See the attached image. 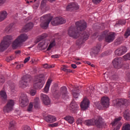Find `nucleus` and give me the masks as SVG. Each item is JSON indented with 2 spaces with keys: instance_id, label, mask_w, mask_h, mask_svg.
I'll return each mask as SVG.
<instances>
[{
  "instance_id": "obj_1",
  "label": "nucleus",
  "mask_w": 130,
  "mask_h": 130,
  "mask_svg": "<svg viewBox=\"0 0 130 130\" xmlns=\"http://www.w3.org/2000/svg\"><path fill=\"white\" fill-rule=\"evenodd\" d=\"M75 26H71L68 30V35L72 38H78L79 36L83 40H88L90 34L88 31H84L82 34L81 31H84L87 28V23L84 20H80L76 22Z\"/></svg>"
},
{
  "instance_id": "obj_2",
  "label": "nucleus",
  "mask_w": 130,
  "mask_h": 130,
  "mask_svg": "<svg viewBox=\"0 0 130 130\" xmlns=\"http://www.w3.org/2000/svg\"><path fill=\"white\" fill-rule=\"evenodd\" d=\"M84 124L87 126L96 125L98 127H102L103 125V119L99 116H95L91 119H88L84 122Z\"/></svg>"
},
{
  "instance_id": "obj_3",
  "label": "nucleus",
  "mask_w": 130,
  "mask_h": 130,
  "mask_svg": "<svg viewBox=\"0 0 130 130\" xmlns=\"http://www.w3.org/2000/svg\"><path fill=\"white\" fill-rule=\"evenodd\" d=\"M28 39V36L26 34H21L12 43L13 49H16L18 47H21L23 45V42H25Z\"/></svg>"
},
{
  "instance_id": "obj_4",
  "label": "nucleus",
  "mask_w": 130,
  "mask_h": 130,
  "mask_svg": "<svg viewBox=\"0 0 130 130\" xmlns=\"http://www.w3.org/2000/svg\"><path fill=\"white\" fill-rule=\"evenodd\" d=\"M45 84V76L42 74L35 77L34 88L35 89H42Z\"/></svg>"
},
{
  "instance_id": "obj_5",
  "label": "nucleus",
  "mask_w": 130,
  "mask_h": 130,
  "mask_svg": "<svg viewBox=\"0 0 130 130\" xmlns=\"http://www.w3.org/2000/svg\"><path fill=\"white\" fill-rule=\"evenodd\" d=\"M53 17L50 14H46L42 16L40 18V25L43 29H47L49 25V23Z\"/></svg>"
},
{
  "instance_id": "obj_6",
  "label": "nucleus",
  "mask_w": 130,
  "mask_h": 130,
  "mask_svg": "<svg viewBox=\"0 0 130 130\" xmlns=\"http://www.w3.org/2000/svg\"><path fill=\"white\" fill-rule=\"evenodd\" d=\"M12 39H13V36L11 35H7L4 38L3 40L0 44L1 51H5L9 47V45H10L11 42L10 40H12Z\"/></svg>"
},
{
  "instance_id": "obj_7",
  "label": "nucleus",
  "mask_w": 130,
  "mask_h": 130,
  "mask_svg": "<svg viewBox=\"0 0 130 130\" xmlns=\"http://www.w3.org/2000/svg\"><path fill=\"white\" fill-rule=\"evenodd\" d=\"M54 95L57 97H62L63 99H68L69 93H68V88L66 86H62L60 88L59 91L55 90L53 92Z\"/></svg>"
},
{
  "instance_id": "obj_8",
  "label": "nucleus",
  "mask_w": 130,
  "mask_h": 130,
  "mask_svg": "<svg viewBox=\"0 0 130 130\" xmlns=\"http://www.w3.org/2000/svg\"><path fill=\"white\" fill-rule=\"evenodd\" d=\"M95 106L100 110L102 109L103 107L107 108L109 107V98L107 96H104L102 98L101 102H97L95 103Z\"/></svg>"
},
{
  "instance_id": "obj_9",
  "label": "nucleus",
  "mask_w": 130,
  "mask_h": 130,
  "mask_svg": "<svg viewBox=\"0 0 130 130\" xmlns=\"http://www.w3.org/2000/svg\"><path fill=\"white\" fill-rule=\"evenodd\" d=\"M108 30L104 31L102 34V37H105L106 42L110 43L115 39V34L114 32H110L108 34Z\"/></svg>"
},
{
  "instance_id": "obj_10",
  "label": "nucleus",
  "mask_w": 130,
  "mask_h": 130,
  "mask_svg": "<svg viewBox=\"0 0 130 130\" xmlns=\"http://www.w3.org/2000/svg\"><path fill=\"white\" fill-rule=\"evenodd\" d=\"M31 76L29 75H26L23 76L22 80L19 81V86L21 88H26L29 86V83L31 81Z\"/></svg>"
},
{
  "instance_id": "obj_11",
  "label": "nucleus",
  "mask_w": 130,
  "mask_h": 130,
  "mask_svg": "<svg viewBox=\"0 0 130 130\" xmlns=\"http://www.w3.org/2000/svg\"><path fill=\"white\" fill-rule=\"evenodd\" d=\"M20 102L21 107H25L29 104V99H28V96H27L26 93H21L20 98Z\"/></svg>"
},
{
  "instance_id": "obj_12",
  "label": "nucleus",
  "mask_w": 130,
  "mask_h": 130,
  "mask_svg": "<svg viewBox=\"0 0 130 130\" xmlns=\"http://www.w3.org/2000/svg\"><path fill=\"white\" fill-rule=\"evenodd\" d=\"M14 101L10 100H9L7 105H6L3 109V111L5 113H9L13 110V107L14 106Z\"/></svg>"
},
{
  "instance_id": "obj_13",
  "label": "nucleus",
  "mask_w": 130,
  "mask_h": 130,
  "mask_svg": "<svg viewBox=\"0 0 130 130\" xmlns=\"http://www.w3.org/2000/svg\"><path fill=\"white\" fill-rule=\"evenodd\" d=\"M122 117L120 116L118 118L115 119L114 121L111 123L112 126L114 127V130H118L120 128L122 123L120 122V120H121Z\"/></svg>"
},
{
  "instance_id": "obj_14",
  "label": "nucleus",
  "mask_w": 130,
  "mask_h": 130,
  "mask_svg": "<svg viewBox=\"0 0 130 130\" xmlns=\"http://www.w3.org/2000/svg\"><path fill=\"white\" fill-rule=\"evenodd\" d=\"M66 21V19L62 17H55L53 19L51 22V23L53 26H57L59 24H64Z\"/></svg>"
},
{
  "instance_id": "obj_15",
  "label": "nucleus",
  "mask_w": 130,
  "mask_h": 130,
  "mask_svg": "<svg viewBox=\"0 0 130 130\" xmlns=\"http://www.w3.org/2000/svg\"><path fill=\"white\" fill-rule=\"evenodd\" d=\"M113 66L115 69H121L122 67V58H115L112 61Z\"/></svg>"
},
{
  "instance_id": "obj_16",
  "label": "nucleus",
  "mask_w": 130,
  "mask_h": 130,
  "mask_svg": "<svg viewBox=\"0 0 130 130\" xmlns=\"http://www.w3.org/2000/svg\"><path fill=\"white\" fill-rule=\"evenodd\" d=\"M101 49V45L98 44L94 47L90 52V55L91 57H95L99 52H100V49Z\"/></svg>"
},
{
  "instance_id": "obj_17",
  "label": "nucleus",
  "mask_w": 130,
  "mask_h": 130,
  "mask_svg": "<svg viewBox=\"0 0 130 130\" xmlns=\"http://www.w3.org/2000/svg\"><path fill=\"white\" fill-rule=\"evenodd\" d=\"M67 11L69 12H73V11H77L79 10V5L77 3H72L67 6L66 8Z\"/></svg>"
},
{
  "instance_id": "obj_18",
  "label": "nucleus",
  "mask_w": 130,
  "mask_h": 130,
  "mask_svg": "<svg viewBox=\"0 0 130 130\" xmlns=\"http://www.w3.org/2000/svg\"><path fill=\"white\" fill-rule=\"evenodd\" d=\"M126 51H127V49L126 48V47L125 46H123L116 50L115 51V53L116 55L120 56L124 54V53H125Z\"/></svg>"
},
{
  "instance_id": "obj_19",
  "label": "nucleus",
  "mask_w": 130,
  "mask_h": 130,
  "mask_svg": "<svg viewBox=\"0 0 130 130\" xmlns=\"http://www.w3.org/2000/svg\"><path fill=\"white\" fill-rule=\"evenodd\" d=\"M69 109L72 112V113H75L77 110L79 109V107H78V104L74 101H73L70 104L69 106Z\"/></svg>"
},
{
  "instance_id": "obj_20",
  "label": "nucleus",
  "mask_w": 130,
  "mask_h": 130,
  "mask_svg": "<svg viewBox=\"0 0 130 130\" xmlns=\"http://www.w3.org/2000/svg\"><path fill=\"white\" fill-rule=\"evenodd\" d=\"M127 102V100L123 99H117L116 100L113 101V103H114L115 105H116L117 106H121L122 105H125Z\"/></svg>"
},
{
  "instance_id": "obj_21",
  "label": "nucleus",
  "mask_w": 130,
  "mask_h": 130,
  "mask_svg": "<svg viewBox=\"0 0 130 130\" xmlns=\"http://www.w3.org/2000/svg\"><path fill=\"white\" fill-rule=\"evenodd\" d=\"M41 99L45 105H49L50 104V100L47 95L41 93Z\"/></svg>"
},
{
  "instance_id": "obj_22",
  "label": "nucleus",
  "mask_w": 130,
  "mask_h": 130,
  "mask_svg": "<svg viewBox=\"0 0 130 130\" xmlns=\"http://www.w3.org/2000/svg\"><path fill=\"white\" fill-rule=\"evenodd\" d=\"M80 107L82 110H86L89 107V101L86 99H84L80 104Z\"/></svg>"
},
{
  "instance_id": "obj_23",
  "label": "nucleus",
  "mask_w": 130,
  "mask_h": 130,
  "mask_svg": "<svg viewBox=\"0 0 130 130\" xmlns=\"http://www.w3.org/2000/svg\"><path fill=\"white\" fill-rule=\"evenodd\" d=\"M45 120L49 123H52V122L56 121V118L54 116L49 115L45 117Z\"/></svg>"
},
{
  "instance_id": "obj_24",
  "label": "nucleus",
  "mask_w": 130,
  "mask_h": 130,
  "mask_svg": "<svg viewBox=\"0 0 130 130\" xmlns=\"http://www.w3.org/2000/svg\"><path fill=\"white\" fill-rule=\"evenodd\" d=\"M104 77L107 82L109 80H114V75L113 74H110V73L106 72L104 74Z\"/></svg>"
},
{
  "instance_id": "obj_25",
  "label": "nucleus",
  "mask_w": 130,
  "mask_h": 130,
  "mask_svg": "<svg viewBox=\"0 0 130 130\" xmlns=\"http://www.w3.org/2000/svg\"><path fill=\"white\" fill-rule=\"evenodd\" d=\"M78 39L76 41V45L77 46H78V48H81L82 46L84 45V43H85V41L82 38L80 37L79 36L78 37Z\"/></svg>"
},
{
  "instance_id": "obj_26",
  "label": "nucleus",
  "mask_w": 130,
  "mask_h": 130,
  "mask_svg": "<svg viewBox=\"0 0 130 130\" xmlns=\"http://www.w3.org/2000/svg\"><path fill=\"white\" fill-rule=\"evenodd\" d=\"M52 82V80L51 79H48L47 80L46 85L44 88V92H45V93H48V91H49V88L50 87V85H51Z\"/></svg>"
},
{
  "instance_id": "obj_27",
  "label": "nucleus",
  "mask_w": 130,
  "mask_h": 130,
  "mask_svg": "<svg viewBox=\"0 0 130 130\" xmlns=\"http://www.w3.org/2000/svg\"><path fill=\"white\" fill-rule=\"evenodd\" d=\"M7 17H8V13L6 11H2L0 12V22L7 19Z\"/></svg>"
},
{
  "instance_id": "obj_28",
  "label": "nucleus",
  "mask_w": 130,
  "mask_h": 130,
  "mask_svg": "<svg viewBox=\"0 0 130 130\" xmlns=\"http://www.w3.org/2000/svg\"><path fill=\"white\" fill-rule=\"evenodd\" d=\"M15 27L14 23L10 24L9 26L5 28V32L6 33H11L13 31V28Z\"/></svg>"
},
{
  "instance_id": "obj_29",
  "label": "nucleus",
  "mask_w": 130,
  "mask_h": 130,
  "mask_svg": "<svg viewBox=\"0 0 130 130\" xmlns=\"http://www.w3.org/2000/svg\"><path fill=\"white\" fill-rule=\"evenodd\" d=\"M72 94L74 98H75L77 99V98H79V95H80V90H79V89L78 88L73 89Z\"/></svg>"
},
{
  "instance_id": "obj_30",
  "label": "nucleus",
  "mask_w": 130,
  "mask_h": 130,
  "mask_svg": "<svg viewBox=\"0 0 130 130\" xmlns=\"http://www.w3.org/2000/svg\"><path fill=\"white\" fill-rule=\"evenodd\" d=\"M65 120L68 121L69 123H70V124H72L75 122V119L74 118V117L71 116H67L64 117Z\"/></svg>"
},
{
  "instance_id": "obj_31",
  "label": "nucleus",
  "mask_w": 130,
  "mask_h": 130,
  "mask_svg": "<svg viewBox=\"0 0 130 130\" xmlns=\"http://www.w3.org/2000/svg\"><path fill=\"white\" fill-rule=\"evenodd\" d=\"M56 44V42H55V39H53L51 41L50 44L48 48L47 49V50H50V49H51L52 47H54V46H55Z\"/></svg>"
},
{
  "instance_id": "obj_32",
  "label": "nucleus",
  "mask_w": 130,
  "mask_h": 130,
  "mask_svg": "<svg viewBox=\"0 0 130 130\" xmlns=\"http://www.w3.org/2000/svg\"><path fill=\"white\" fill-rule=\"evenodd\" d=\"M123 117L126 120H130V115L128 110H125L123 113Z\"/></svg>"
},
{
  "instance_id": "obj_33",
  "label": "nucleus",
  "mask_w": 130,
  "mask_h": 130,
  "mask_svg": "<svg viewBox=\"0 0 130 130\" xmlns=\"http://www.w3.org/2000/svg\"><path fill=\"white\" fill-rule=\"evenodd\" d=\"M34 26V24L32 22H29L26 24V25L24 27V29L25 30V32L26 31H28V30H30V29H32Z\"/></svg>"
},
{
  "instance_id": "obj_34",
  "label": "nucleus",
  "mask_w": 130,
  "mask_h": 130,
  "mask_svg": "<svg viewBox=\"0 0 130 130\" xmlns=\"http://www.w3.org/2000/svg\"><path fill=\"white\" fill-rule=\"evenodd\" d=\"M9 129V130H15L16 129V126H15V121H12L10 122Z\"/></svg>"
},
{
  "instance_id": "obj_35",
  "label": "nucleus",
  "mask_w": 130,
  "mask_h": 130,
  "mask_svg": "<svg viewBox=\"0 0 130 130\" xmlns=\"http://www.w3.org/2000/svg\"><path fill=\"white\" fill-rule=\"evenodd\" d=\"M47 37V34H43L41 36H40L38 39H37V42H39L41 41L43 39H45Z\"/></svg>"
},
{
  "instance_id": "obj_36",
  "label": "nucleus",
  "mask_w": 130,
  "mask_h": 130,
  "mask_svg": "<svg viewBox=\"0 0 130 130\" xmlns=\"http://www.w3.org/2000/svg\"><path fill=\"white\" fill-rule=\"evenodd\" d=\"M34 105L35 108H38L39 107V98H36L35 99V101L34 102Z\"/></svg>"
},
{
  "instance_id": "obj_37",
  "label": "nucleus",
  "mask_w": 130,
  "mask_h": 130,
  "mask_svg": "<svg viewBox=\"0 0 130 130\" xmlns=\"http://www.w3.org/2000/svg\"><path fill=\"white\" fill-rule=\"evenodd\" d=\"M122 130H130V124L129 123H125L122 127Z\"/></svg>"
},
{
  "instance_id": "obj_38",
  "label": "nucleus",
  "mask_w": 130,
  "mask_h": 130,
  "mask_svg": "<svg viewBox=\"0 0 130 130\" xmlns=\"http://www.w3.org/2000/svg\"><path fill=\"white\" fill-rule=\"evenodd\" d=\"M117 85H118V83L116 82H110L109 83L110 88L112 89L113 88H116V87H117Z\"/></svg>"
},
{
  "instance_id": "obj_39",
  "label": "nucleus",
  "mask_w": 130,
  "mask_h": 130,
  "mask_svg": "<svg viewBox=\"0 0 130 130\" xmlns=\"http://www.w3.org/2000/svg\"><path fill=\"white\" fill-rule=\"evenodd\" d=\"M48 1L50 3H52V2H54L55 0H42L41 4V7H44Z\"/></svg>"
},
{
  "instance_id": "obj_40",
  "label": "nucleus",
  "mask_w": 130,
  "mask_h": 130,
  "mask_svg": "<svg viewBox=\"0 0 130 130\" xmlns=\"http://www.w3.org/2000/svg\"><path fill=\"white\" fill-rule=\"evenodd\" d=\"M16 56L15 55H12L10 56H8L6 58V61H8L9 62V61H11V60H13V59H15Z\"/></svg>"
},
{
  "instance_id": "obj_41",
  "label": "nucleus",
  "mask_w": 130,
  "mask_h": 130,
  "mask_svg": "<svg viewBox=\"0 0 130 130\" xmlns=\"http://www.w3.org/2000/svg\"><path fill=\"white\" fill-rule=\"evenodd\" d=\"M33 109V103H30L29 104L28 107L27 108V111L28 112H31Z\"/></svg>"
},
{
  "instance_id": "obj_42",
  "label": "nucleus",
  "mask_w": 130,
  "mask_h": 130,
  "mask_svg": "<svg viewBox=\"0 0 130 130\" xmlns=\"http://www.w3.org/2000/svg\"><path fill=\"white\" fill-rule=\"evenodd\" d=\"M124 60H130V53H128L123 56Z\"/></svg>"
},
{
  "instance_id": "obj_43",
  "label": "nucleus",
  "mask_w": 130,
  "mask_h": 130,
  "mask_svg": "<svg viewBox=\"0 0 130 130\" xmlns=\"http://www.w3.org/2000/svg\"><path fill=\"white\" fill-rule=\"evenodd\" d=\"M61 70L66 73H72V71L70 69H67V68L64 66L61 68Z\"/></svg>"
},
{
  "instance_id": "obj_44",
  "label": "nucleus",
  "mask_w": 130,
  "mask_h": 130,
  "mask_svg": "<svg viewBox=\"0 0 130 130\" xmlns=\"http://www.w3.org/2000/svg\"><path fill=\"white\" fill-rule=\"evenodd\" d=\"M126 23V21H125V20H120L118 21L117 23H116V25H125Z\"/></svg>"
},
{
  "instance_id": "obj_45",
  "label": "nucleus",
  "mask_w": 130,
  "mask_h": 130,
  "mask_svg": "<svg viewBox=\"0 0 130 130\" xmlns=\"http://www.w3.org/2000/svg\"><path fill=\"white\" fill-rule=\"evenodd\" d=\"M0 95L1 97L4 98V99H7V93H6V92L5 91L2 90L0 92Z\"/></svg>"
},
{
  "instance_id": "obj_46",
  "label": "nucleus",
  "mask_w": 130,
  "mask_h": 130,
  "mask_svg": "<svg viewBox=\"0 0 130 130\" xmlns=\"http://www.w3.org/2000/svg\"><path fill=\"white\" fill-rule=\"evenodd\" d=\"M130 35V29L129 28H127L124 34V37L125 38H127L128 36Z\"/></svg>"
},
{
  "instance_id": "obj_47",
  "label": "nucleus",
  "mask_w": 130,
  "mask_h": 130,
  "mask_svg": "<svg viewBox=\"0 0 130 130\" xmlns=\"http://www.w3.org/2000/svg\"><path fill=\"white\" fill-rule=\"evenodd\" d=\"M29 93L31 96H34L36 94V90L34 88H31L29 90Z\"/></svg>"
},
{
  "instance_id": "obj_48",
  "label": "nucleus",
  "mask_w": 130,
  "mask_h": 130,
  "mask_svg": "<svg viewBox=\"0 0 130 130\" xmlns=\"http://www.w3.org/2000/svg\"><path fill=\"white\" fill-rule=\"evenodd\" d=\"M49 126H51V127H56V126H58V122L50 124Z\"/></svg>"
},
{
  "instance_id": "obj_49",
  "label": "nucleus",
  "mask_w": 130,
  "mask_h": 130,
  "mask_svg": "<svg viewBox=\"0 0 130 130\" xmlns=\"http://www.w3.org/2000/svg\"><path fill=\"white\" fill-rule=\"evenodd\" d=\"M5 83V77L4 76H2L0 78V84L1 85H3Z\"/></svg>"
},
{
  "instance_id": "obj_50",
  "label": "nucleus",
  "mask_w": 130,
  "mask_h": 130,
  "mask_svg": "<svg viewBox=\"0 0 130 130\" xmlns=\"http://www.w3.org/2000/svg\"><path fill=\"white\" fill-rule=\"evenodd\" d=\"M39 45L41 46V47H43L44 45H45V41H42L40 43H39Z\"/></svg>"
},
{
  "instance_id": "obj_51",
  "label": "nucleus",
  "mask_w": 130,
  "mask_h": 130,
  "mask_svg": "<svg viewBox=\"0 0 130 130\" xmlns=\"http://www.w3.org/2000/svg\"><path fill=\"white\" fill-rule=\"evenodd\" d=\"M43 68H44L45 69H49L50 68H52V66H49L48 64L46 63L43 65Z\"/></svg>"
},
{
  "instance_id": "obj_52",
  "label": "nucleus",
  "mask_w": 130,
  "mask_h": 130,
  "mask_svg": "<svg viewBox=\"0 0 130 130\" xmlns=\"http://www.w3.org/2000/svg\"><path fill=\"white\" fill-rule=\"evenodd\" d=\"M92 2L95 5H97V4H99V3H101V2H102V0H92Z\"/></svg>"
},
{
  "instance_id": "obj_53",
  "label": "nucleus",
  "mask_w": 130,
  "mask_h": 130,
  "mask_svg": "<svg viewBox=\"0 0 130 130\" xmlns=\"http://www.w3.org/2000/svg\"><path fill=\"white\" fill-rule=\"evenodd\" d=\"M60 56V55L55 54L51 56L52 58H58Z\"/></svg>"
},
{
  "instance_id": "obj_54",
  "label": "nucleus",
  "mask_w": 130,
  "mask_h": 130,
  "mask_svg": "<svg viewBox=\"0 0 130 130\" xmlns=\"http://www.w3.org/2000/svg\"><path fill=\"white\" fill-rule=\"evenodd\" d=\"M29 60H30V56H28V57L25 58V59L24 60V63H26V62H28V61H29Z\"/></svg>"
},
{
  "instance_id": "obj_55",
  "label": "nucleus",
  "mask_w": 130,
  "mask_h": 130,
  "mask_svg": "<svg viewBox=\"0 0 130 130\" xmlns=\"http://www.w3.org/2000/svg\"><path fill=\"white\" fill-rule=\"evenodd\" d=\"M6 2H7V0H0V7L3 6V5L6 3Z\"/></svg>"
},
{
  "instance_id": "obj_56",
  "label": "nucleus",
  "mask_w": 130,
  "mask_h": 130,
  "mask_svg": "<svg viewBox=\"0 0 130 130\" xmlns=\"http://www.w3.org/2000/svg\"><path fill=\"white\" fill-rule=\"evenodd\" d=\"M123 68H124L125 69H129V64H128V63H125V64H124L123 65Z\"/></svg>"
},
{
  "instance_id": "obj_57",
  "label": "nucleus",
  "mask_w": 130,
  "mask_h": 130,
  "mask_svg": "<svg viewBox=\"0 0 130 130\" xmlns=\"http://www.w3.org/2000/svg\"><path fill=\"white\" fill-rule=\"evenodd\" d=\"M23 130H31V128L29 126H25Z\"/></svg>"
},
{
  "instance_id": "obj_58",
  "label": "nucleus",
  "mask_w": 130,
  "mask_h": 130,
  "mask_svg": "<svg viewBox=\"0 0 130 130\" xmlns=\"http://www.w3.org/2000/svg\"><path fill=\"white\" fill-rule=\"evenodd\" d=\"M23 67H24V64H19L17 66V69H21V68H23Z\"/></svg>"
},
{
  "instance_id": "obj_59",
  "label": "nucleus",
  "mask_w": 130,
  "mask_h": 130,
  "mask_svg": "<svg viewBox=\"0 0 130 130\" xmlns=\"http://www.w3.org/2000/svg\"><path fill=\"white\" fill-rule=\"evenodd\" d=\"M71 67L73 69H77V65L76 64H72Z\"/></svg>"
},
{
  "instance_id": "obj_60",
  "label": "nucleus",
  "mask_w": 130,
  "mask_h": 130,
  "mask_svg": "<svg viewBox=\"0 0 130 130\" xmlns=\"http://www.w3.org/2000/svg\"><path fill=\"white\" fill-rule=\"evenodd\" d=\"M126 76H127V79L129 82H130V73L128 74Z\"/></svg>"
},
{
  "instance_id": "obj_61",
  "label": "nucleus",
  "mask_w": 130,
  "mask_h": 130,
  "mask_svg": "<svg viewBox=\"0 0 130 130\" xmlns=\"http://www.w3.org/2000/svg\"><path fill=\"white\" fill-rule=\"evenodd\" d=\"M15 53H16V54H20V53H21V51H20V50H17V51H15Z\"/></svg>"
},
{
  "instance_id": "obj_62",
  "label": "nucleus",
  "mask_w": 130,
  "mask_h": 130,
  "mask_svg": "<svg viewBox=\"0 0 130 130\" xmlns=\"http://www.w3.org/2000/svg\"><path fill=\"white\" fill-rule=\"evenodd\" d=\"M77 122H78V123H82V120L80 119H78Z\"/></svg>"
},
{
  "instance_id": "obj_63",
  "label": "nucleus",
  "mask_w": 130,
  "mask_h": 130,
  "mask_svg": "<svg viewBox=\"0 0 130 130\" xmlns=\"http://www.w3.org/2000/svg\"><path fill=\"white\" fill-rule=\"evenodd\" d=\"M93 36H94V37H98V33L95 32V33L93 34Z\"/></svg>"
},
{
  "instance_id": "obj_64",
  "label": "nucleus",
  "mask_w": 130,
  "mask_h": 130,
  "mask_svg": "<svg viewBox=\"0 0 130 130\" xmlns=\"http://www.w3.org/2000/svg\"><path fill=\"white\" fill-rule=\"evenodd\" d=\"M75 63H76V64H81V62L79 61H76Z\"/></svg>"
}]
</instances>
